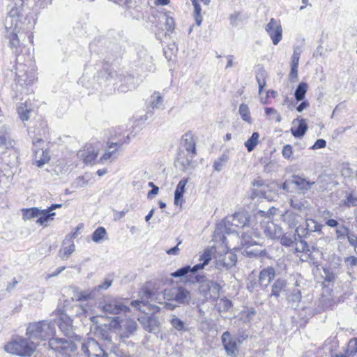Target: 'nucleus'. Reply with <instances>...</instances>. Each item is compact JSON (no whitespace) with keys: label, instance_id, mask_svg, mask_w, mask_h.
I'll use <instances>...</instances> for the list:
<instances>
[{"label":"nucleus","instance_id":"14","mask_svg":"<svg viewBox=\"0 0 357 357\" xmlns=\"http://www.w3.org/2000/svg\"><path fill=\"white\" fill-rule=\"evenodd\" d=\"M227 219V222L231 223V226L236 227L245 229L249 228L248 223L250 221V216L246 212L241 211L234 213L231 218Z\"/></svg>","mask_w":357,"mask_h":357},{"label":"nucleus","instance_id":"4","mask_svg":"<svg viewBox=\"0 0 357 357\" xmlns=\"http://www.w3.org/2000/svg\"><path fill=\"white\" fill-rule=\"evenodd\" d=\"M204 276L197 274L195 276L190 277L188 281L190 283H199V291L205 299H215L218 297L220 290V286L215 281L204 280Z\"/></svg>","mask_w":357,"mask_h":357},{"label":"nucleus","instance_id":"47","mask_svg":"<svg viewBox=\"0 0 357 357\" xmlns=\"http://www.w3.org/2000/svg\"><path fill=\"white\" fill-rule=\"evenodd\" d=\"M31 109H28L27 106L26 105H24L23 103H22V105L17 107V112L18 114L22 121H27L29 120L30 116L29 114L31 112Z\"/></svg>","mask_w":357,"mask_h":357},{"label":"nucleus","instance_id":"20","mask_svg":"<svg viewBox=\"0 0 357 357\" xmlns=\"http://www.w3.org/2000/svg\"><path fill=\"white\" fill-rule=\"evenodd\" d=\"M290 182L294 184L298 190L305 192L309 190L314 184V182L307 181L305 178L299 176H293Z\"/></svg>","mask_w":357,"mask_h":357},{"label":"nucleus","instance_id":"37","mask_svg":"<svg viewBox=\"0 0 357 357\" xmlns=\"http://www.w3.org/2000/svg\"><path fill=\"white\" fill-rule=\"evenodd\" d=\"M188 183V179L183 178L181 179L176 186V189L174 192V203L176 204H178L179 199L183 197L185 187L186 183Z\"/></svg>","mask_w":357,"mask_h":357},{"label":"nucleus","instance_id":"63","mask_svg":"<svg viewBox=\"0 0 357 357\" xmlns=\"http://www.w3.org/2000/svg\"><path fill=\"white\" fill-rule=\"evenodd\" d=\"M289 80L292 82H295L298 78V67L291 66V71L289 73Z\"/></svg>","mask_w":357,"mask_h":357},{"label":"nucleus","instance_id":"3","mask_svg":"<svg viewBox=\"0 0 357 357\" xmlns=\"http://www.w3.org/2000/svg\"><path fill=\"white\" fill-rule=\"evenodd\" d=\"M39 343L29 337H17L8 343L4 349L6 351L24 357H30L36 351Z\"/></svg>","mask_w":357,"mask_h":357},{"label":"nucleus","instance_id":"34","mask_svg":"<svg viewBox=\"0 0 357 357\" xmlns=\"http://www.w3.org/2000/svg\"><path fill=\"white\" fill-rule=\"evenodd\" d=\"M98 155V151L93 147H88L82 154L83 160L86 164H92Z\"/></svg>","mask_w":357,"mask_h":357},{"label":"nucleus","instance_id":"44","mask_svg":"<svg viewBox=\"0 0 357 357\" xmlns=\"http://www.w3.org/2000/svg\"><path fill=\"white\" fill-rule=\"evenodd\" d=\"M106 235V230L102 227H98L93 233L91 239L94 242H100Z\"/></svg>","mask_w":357,"mask_h":357},{"label":"nucleus","instance_id":"53","mask_svg":"<svg viewBox=\"0 0 357 357\" xmlns=\"http://www.w3.org/2000/svg\"><path fill=\"white\" fill-rule=\"evenodd\" d=\"M349 230L348 227L345 226H342L336 229L335 234H336V238L337 240H344L349 233Z\"/></svg>","mask_w":357,"mask_h":357},{"label":"nucleus","instance_id":"2","mask_svg":"<svg viewBox=\"0 0 357 357\" xmlns=\"http://www.w3.org/2000/svg\"><path fill=\"white\" fill-rule=\"evenodd\" d=\"M56 332L55 322L52 321H41L31 323L26 328V335L30 340H46L52 337Z\"/></svg>","mask_w":357,"mask_h":357},{"label":"nucleus","instance_id":"24","mask_svg":"<svg viewBox=\"0 0 357 357\" xmlns=\"http://www.w3.org/2000/svg\"><path fill=\"white\" fill-rule=\"evenodd\" d=\"M102 333V331H100ZM102 336L105 337V340L107 341L109 344V347H107L108 350L107 355L106 357H130L128 355H126L121 352L119 348L114 345L112 342V337L107 334H105L102 333Z\"/></svg>","mask_w":357,"mask_h":357},{"label":"nucleus","instance_id":"29","mask_svg":"<svg viewBox=\"0 0 357 357\" xmlns=\"http://www.w3.org/2000/svg\"><path fill=\"white\" fill-rule=\"evenodd\" d=\"M73 295L72 299L76 301H84L92 299L93 296L91 292L89 291H80L77 287H73L71 288Z\"/></svg>","mask_w":357,"mask_h":357},{"label":"nucleus","instance_id":"7","mask_svg":"<svg viewBox=\"0 0 357 357\" xmlns=\"http://www.w3.org/2000/svg\"><path fill=\"white\" fill-rule=\"evenodd\" d=\"M49 346L51 349L68 356L75 351L77 348L73 341L65 338L50 339Z\"/></svg>","mask_w":357,"mask_h":357},{"label":"nucleus","instance_id":"56","mask_svg":"<svg viewBox=\"0 0 357 357\" xmlns=\"http://www.w3.org/2000/svg\"><path fill=\"white\" fill-rule=\"evenodd\" d=\"M344 264L349 270H353L357 265V258L354 256L347 257L344 259Z\"/></svg>","mask_w":357,"mask_h":357},{"label":"nucleus","instance_id":"36","mask_svg":"<svg viewBox=\"0 0 357 357\" xmlns=\"http://www.w3.org/2000/svg\"><path fill=\"white\" fill-rule=\"evenodd\" d=\"M280 243L282 245L289 247L291 245H293L294 243L298 241V237L297 232L296 231L293 234H284V235L281 236Z\"/></svg>","mask_w":357,"mask_h":357},{"label":"nucleus","instance_id":"54","mask_svg":"<svg viewBox=\"0 0 357 357\" xmlns=\"http://www.w3.org/2000/svg\"><path fill=\"white\" fill-rule=\"evenodd\" d=\"M301 293L298 289H294L287 296V301L290 303H298L301 300Z\"/></svg>","mask_w":357,"mask_h":357},{"label":"nucleus","instance_id":"9","mask_svg":"<svg viewBox=\"0 0 357 357\" xmlns=\"http://www.w3.org/2000/svg\"><path fill=\"white\" fill-rule=\"evenodd\" d=\"M43 142L41 138H38L36 140L33 141L34 160L38 167H43L50 160L49 151L40 147V144H43Z\"/></svg>","mask_w":357,"mask_h":357},{"label":"nucleus","instance_id":"50","mask_svg":"<svg viewBox=\"0 0 357 357\" xmlns=\"http://www.w3.org/2000/svg\"><path fill=\"white\" fill-rule=\"evenodd\" d=\"M24 68V66L22 64H18L17 66V72L16 73V75L19 79V82L21 81V82H23L26 84H31V80L28 79V75L26 73H24L23 75L21 74L22 70H24V69L22 70L21 68Z\"/></svg>","mask_w":357,"mask_h":357},{"label":"nucleus","instance_id":"58","mask_svg":"<svg viewBox=\"0 0 357 357\" xmlns=\"http://www.w3.org/2000/svg\"><path fill=\"white\" fill-rule=\"evenodd\" d=\"M344 204L348 206H357V195L349 194L347 196V199L344 202Z\"/></svg>","mask_w":357,"mask_h":357},{"label":"nucleus","instance_id":"27","mask_svg":"<svg viewBox=\"0 0 357 357\" xmlns=\"http://www.w3.org/2000/svg\"><path fill=\"white\" fill-rule=\"evenodd\" d=\"M195 266L191 267L189 265L185 266L176 270L175 272L172 273L171 275L174 278H181L185 277L186 282H189L188 279L190 277H192L194 274H195L199 270H195Z\"/></svg>","mask_w":357,"mask_h":357},{"label":"nucleus","instance_id":"40","mask_svg":"<svg viewBox=\"0 0 357 357\" xmlns=\"http://www.w3.org/2000/svg\"><path fill=\"white\" fill-rule=\"evenodd\" d=\"M169 322L173 328L178 331H186L185 323L178 318L175 314L170 316Z\"/></svg>","mask_w":357,"mask_h":357},{"label":"nucleus","instance_id":"61","mask_svg":"<svg viewBox=\"0 0 357 357\" xmlns=\"http://www.w3.org/2000/svg\"><path fill=\"white\" fill-rule=\"evenodd\" d=\"M165 27L167 31H172L174 28L175 22L173 17L167 16L165 18Z\"/></svg>","mask_w":357,"mask_h":357},{"label":"nucleus","instance_id":"11","mask_svg":"<svg viewBox=\"0 0 357 357\" xmlns=\"http://www.w3.org/2000/svg\"><path fill=\"white\" fill-rule=\"evenodd\" d=\"M139 322L148 332L157 333L160 330V324L157 317L153 315L143 314L138 317Z\"/></svg>","mask_w":357,"mask_h":357},{"label":"nucleus","instance_id":"8","mask_svg":"<svg viewBox=\"0 0 357 357\" xmlns=\"http://www.w3.org/2000/svg\"><path fill=\"white\" fill-rule=\"evenodd\" d=\"M164 296L168 300H174L180 304H188L191 300L190 292L183 287L165 290Z\"/></svg>","mask_w":357,"mask_h":357},{"label":"nucleus","instance_id":"52","mask_svg":"<svg viewBox=\"0 0 357 357\" xmlns=\"http://www.w3.org/2000/svg\"><path fill=\"white\" fill-rule=\"evenodd\" d=\"M227 162V157L222 155L218 158L213 163V168L216 172H220Z\"/></svg>","mask_w":357,"mask_h":357},{"label":"nucleus","instance_id":"33","mask_svg":"<svg viewBox=\"0 0 357 357\" xmlns=\"http://www.w3.org/2000/svg\"><path fill=\"white\" fill-rule=\"evenodd\" d=\"M212 252L209 249H206L204 251L202 255H200L199 260L202 261L199 264L195 265V270H202L203 269L206 265L208 264V262L211 260Z\"/></svg>","mask_w":357,"mask_h":357},{"label":"nucleus","instance_id":"6","mask_svg":"<svg viewBox=\"0 0 357 357\" xmlns=\"http://www.w3.org/2000/svg\"><path fill=\"white\" fill-rule=\"evenodd\" d=\"M98 308L103 312L110 314H118L130 311L129 307L116 298L105 299L98 303Z\"/></svg>","mask_w":357,"mask_h":357},{"label":"nucleus","instance_id":"13","mask_svg":"<svg viewBox=\"0 0 357 357\" xmlns=\"http://www.w3.org/2000/svg\"><path fill=\"white\" fill-rule=\"evenodd\" d=\"M222 342L227 355L236 356L238 354V343L236 340L231 337L229 331L222 333Z\"/></svg>","mask_w":357,"mask_h":357},{"label":"nucleus","instance_id":"41","mask_svg":"<svg viewBox=\"0 0 357 357\" xmlns=\"http://www.w3.org/2000/svg\"><path fill=\"white\" fill-rule=\"evenodd\" d=\"M237 260L236 255L229 252L227 253L222 259V265L227 268H230L235 265Z\"/></svg>","mask_w":357,"mask_h":357},{"label":"nucleus","instance_id":"28","mask_svg":"<svg viewBox=\"0 0 357 357\" xmlns=\"http://www.w3.org/2000/svg\"><path fill=\"white\" fill-rule=\"evenodd\" d=\"M289 204L292 208L301 213L305 212L310 208V203L305 199H299L296 197H292L289 199Z\"/></svg>","mask_w":357,"mask_h":357},{"label":"nucleus","instance_id":"39","mask_svg":"<svg viewBox=\"0 0 357 357\" xmlns=\"http://www.w3.org/2000/svg\"><path fill=\"white\" fill-rule=\"evenodd\" d=\"M259 135L258 132H255L251 137L245 142V146L247 150L250 152L254 150L258 144Z\"/></svg>","mask_w":357,"mask_h":357},{"label":"nucleus","instance_id":"10","mask_svg":"<svg viewBox=\"0 0 357 357\" xmlns=\"http://www.w3.org/2000/svg\"><path fill=\"white\" fill-rule=\"evenodd\" d=\"M265 30L271 37L273 43L275 45H278L282 36V29L280 21L271 18L266 25Z\"/></svg>","mask_w":357,"mask_h":357},{"label":"nucleus","instance_id":"18","mask_svg":"<svg viewBox=\"0 0 357 357\" xmlns=\"http://www.w3.org/2000/svg\"><path fill=\"white\" fill-rule=\"evenodd\" d=\"M13 146V140L9 133V129L6 126L0 127V149H8Z\"/></svg>","mask_w":357,"mask_h":357},{"label":"nucleus","instance_id":"16","mask_svg":"<svg viewBox=\"0 0 357 357\" xmlns=\"http://www.w3.org/2000/svg\"><path fill=\"white\" fill-rule=\"evenodd\" d=\"M275 276V270L271 266L263 268L259 275V284L262 287H266Z\"/></svg>","mask_w":357,"mask_h":357},{"label":"nucleus","instance_id":"12","mask_svg":"<svg viewBox=\"0 0 357 357\" xmlns=\"http://www.w3.org/2000/svg\"><path fill=\"white\" fill-rule=\"evenodd\" d=\"M322 225L319 224L313 219H306L305 227H297L296 232H297L299 238H306L311 232H321Z\"/></svg>","mask_w":357,"mask_h":357},{"label":"nucleus","instance_id":"60","mask_svg":"<svg viewBox=\"0 0 357 357\" xmlns=\"http://www.w3.org/2000/svg\"><path fill=\"white\" fill-rule=\"evenodd\" d=\"M112 284V280L111 279H105L104 282L101 284H99L94 287V290H106Z\"/></svg>","mask_w":357,"mask_h":357},{"label":"nucleus","instance_id":"23","mask_svg":"<svg viewBox=\"0 0 357 357\" xmlns=\"http://www.w3.org/2000/svg\"><path fill=\"white\" fill-rule=\"evenodd\" d=\"M282 222L289 228H297L300 216L291 211H287L281 215Z\"/></svg>","mask_w":357,"mask_h":357},{"label":"nucleus","instance_id":"46","mask_svg":"<svg viewBox=\"0 0 357 357\" xmlns=\"http://www.w3.org/2000/svg\"><path fill=\"white\" fill-rule=\"evenodd\" d=\"M31 109H28L27 106L26 105H24L23 103H22V105L17 107V112L18 114L22 121H27L29 120L30 116L29 114L31 112Z\"/></svg>","mask_w":357,"mask_h":357},{"label":"nucleus","instance_id":"22","mask_svg":"<svg viewBox=\"0 0 357 357\" xmlns=\"http://www.w3.org/2000/svg\"><path fill=\"white\" fill-rule=\"evenodd\" d=\"M163 98L158 91H155L151 96L147 105V113L152 112L155 109H163Z\"/></svg>","mask_w":357,"mask_h":357},{"label":"nucleus","instance_id":"35","mask_svg":"<svg viewBox=\"0 0 357 357\" xmlns=\"http://www.w3.org/2000/svg\"><path fill=\"white\" fill-rule=\"evenodd\" d=\"M252 230L250 229L246 232L237 231L238 236L241 234V243L242 245L250 246L255 244L252 238Z\"/></svg>","mask_w":357,"mask_h":357},{"label":"nucleus","instance_id":"62","mask_svg":"<svg viewBox=\"0 0 357 357\" xmlns=\"http://www.w3.org/2000/svg\"><path fill=\"white\" fill-rule=\"evenodd\" d=\"M265 112L267 115H275L276 116V121L280 122L281 121V116L275 109L272 107H267L265 109Z\"/></svg>","mask_w":357,"mask_h":357},{"label":"nucleus","instance_id":"32","mask_svg":"<svg viewBox=\"0 0 357 357\" xmlns=\"http://www.w3.org/2000/svg\"><path fill=\"white\" fill-rule=\"evenodd\" d=\"M44 210H40L36 207L24 208L22 210V218L24 220H28L35 218H39L42 215H44Z\"/></svg>","mask_w":357,"mask_h":357},{"label":"nucleus","instance_id":"48","mask_svg":"<svg viewBox=\"0 0 357 357\" xmlns=\"http://www.w3.org/2000/svg\"><path fill=\"white\" fill-rule=\"evenodd\" d=\"M74 243H70L68 246H64L60 251V257L62 259H67L69 256L75 251Z\"/></svg>","mask_w":357,"mask_h":357},{"label":"nucleus","instance_id":"31","mask_svg":"<svg viewBox=\"0 0 357 357\" xmlns=\"http://www.w3.org/2000/svg\"><path fill=\"white\" fill-rule=\"evenodd\" d=\"M298 241H299V245L296 244L295 248L296 253H301L305 252V255H303L300 257L302 261H307L309 259V256L311 254L310 250L306 241L302 240V238H298Z\"/></svg>","mask_w":357,"mask_h":357},{"label":"nucleus","instance_id":"19","mask_svg":"<svg viewBox=\"0 0 357 357\" xmlns=\"http://www.w3.org/2000/svg\"><path fill=\"white\" fill-rule=\"evenodd\" d=\"M264 234L270 238H278L282 235V228L273 222H268L263 227Z\"/></svg>","mask_w":357,"mask_h":357},{"label":"nucleus","instance_id":"43","mask_svg":"<svg viewBox=\"0 0 357 357\" xmlns=\"http://www.w3.org/2000/svg\"><path fill=\"white\" fill-rule=\"evenodd\" d=\"M119 147V144L117 143H112L109 146V150H107L105 154L100 158V162H103L105 160H107L112 158V156L115 153L117 150V148Z\"/></svg>","mask_w":357,"mask_h":357},{"label":"nucleus","instance_id":"45","mask_svg":"<svg viewBox=\"0 0 357 357\" xmlns=\"http://www.w3.org/2000/svg\"><path fill=\"white\" fill-rule=\"evenodd\" d=\"M128 86H126L123 84H121L119 87V91L121 92H126L129 90H132L135 88V78L132 76H128L125 79Z\"/></svg>","mask_w":357,"mask_h":357},{"label":"nucleus","instance_id":"42","mask_svg":"<svg viewBox=\"0 0 357 357\" xmlns=\"http://www.w3.org/2000/svg\"><path fill=\"white\" fill-rule=\"evenodd\" d=\"M266 71L263 68H260L256 75V79L259 85V93L261 94L264 86L266 85Z\"/></svg>","mask_w":357,"mask_h":357},{"label":"nucleus","instance_id":"51","mask_svg":"<svg viewBox=\"0 0 357 357\" xmlns=\"http://www.w3.org/2000/svg\"><path fill=\"white\" fill-rule=\"evenodd\" d=\"M232 306V303L229 299L226 298H222L218 304V311L227 312Z\"/></svg>","mask_w":357,"mask_h":357},{"label":"nucleus","instance_id":"26","mask_svg":"<svg viewBox=\"0 0 357 357\" xmlns=\"http://www.w3.org/2000/svg\"><path fill=\"white\" fill-rule=\"evenodd\" d=\"M287 282L285 280L278 278L276 280L271 286V296L278 298L282 294L286 291Z\"/></svg>","mask_w":357,"mask_h":357},{"label":"nucleus","instance_id":"15","mask_svg":"<svg viewBox=\"0 0 357 357\" xmlns=\"http://www.w3.org/2000/svg\"><path fill=\"white\" fill-rule=\"evenodd\" d=\"M57 325L60 330L68 337H71L73 332V320L66 313H61L58 319Z\"/></svg>","mask_w":357,"mask_h":357},{"label":"nucleus","instance_id":"64","mask_svg":"<svg viewBox=\"0 0 357 357\" xmlns=\"http://www.w3.org/2000/svg\"><path fill=\"white\" fill-rule=\"evenodd\" d=\"M240 16L241 14L239 12H235L230 15L229 20L232 26H236L237 24V21L240 19Z\"/></svg>","mask_w":357,"mask_h":357},{"label":"nucleus","instance_id":"25","mask_svg":"<svg viewBox=\"0 0 357 357\" xmlns=\"http://www.w3.org/2000/svg\"><path fill=\"white\" fill-rule=\"evenodd\" d=\"M62 205L61 204H52L47 209H44V215H42L39 218L37 219L36 223L40 225H45V222H47L49 220H53L55 216V213L52 212V211L61 208Z\"/></svg>","mask_w":357,"mask_h":357},{"label":"nucleus","instance_id":"59","mask_svg":"<svg viewBox=\"0 0 357 357\" xmlns=\"http://www.w3.org/2000/svg\"><path fill=\"white\" fill-rule=\"evenodd\" d=\"M282 156L285 159H288V160L290 159L292 155V153H293L291 146L289 144H287V145L284 146L283 149H282Z\"/></svg>","mask_w":357,"mask_h":357},{"label":"nucleus","instance_id":"38","mask_svg":"<svg viewBox=\"0 0 357 357\" xmlns=\"http://www.w3.org/2000/svg\"><path fill=\"white\" fill-rule=\"evenodd\" d=\"M308 86L305 82H301L294 93L295 98L297 101H301L304 99Z\"/></svg>","mask_w":357,"mask_h":357},{"label":"nucleus","instance_id":"21","mask_svg":"<svg viewBox=\"0 0 357 357\" xmlns=\"http://www.w3.org/2000/svg\"><path fill=\"white\" fill-rule=\"evenodd\" d=\"M183 146L188 153H191V157L196 154V144L194 136L191 132L185 133L182 137Z\"/></svg>","mask_w":357,"mask_h":357},{"label":"nucleus","instance_id":"55","mask_svg":"<svg viewBox=\"0 0 357 357\" xmlns=\"http://www.w3.org/2000/svg\"><path fill=\"white\" fill-rule=\"evenodd\" d=\"M247 254L250 257H264L267 256V252L265 249H251L247 251Z\"/></svg>","mask_w":357,"mask_h":357},{"label":"nucleus","instance_id":"49","mask_svg":"<svg viewBox=\"0 0 357 357\" xmlns=\"http://www.w3.org/2000/svg\"><path fill=\"white\" fill-rule=\"evenodd\" d=\"M239 113L241 116V118L243 121L250 123L251 122V117L250 116V111L249 108L247 105L245 104H241L239 107Z\"/></svg>","mask_w":357,"mask_h":357},{"label":"nucleus","instance_id":"5","mask_svg":"<svg viewBox=\"0 0 357 357\" xmlns=\"http://www.w3.org/2000/svg\"><path fill=\"white\" fill-rule=\"evenodd\" d=\"M5 28V36L9 40V47L11 49H15V53H17V47L20 45V40L17 36L20 28L17 26V20L13 16H8L6 18Z\"/></svg>","mask_w":357,"mask_h":357},{"label":"nucleus","instance_id":"17","mask_svg":"<svg viewBox=\"0 0 357 357\" xmlns=\"http://www.w3.org/2000/svg\"><path fill=\"white\" fill-rule=\"evenodd\" d=\"M137 326V323L133 319H126L125 320H121L119 322V327L122 331L121 336L123 337H128L136 331Z\"/></svg>","mask_w":357,"mask_h":357},{"label":"nucleus","instance_id":"57","mask_svg":"<svg viewBox=\"0 0 357 357\" xmlns=\"http://www.w3.org/2000/svg\"><path fill=\"white\" fill-rule=\"evenodd\" d=\"M357 353V338L351 339L349 342L347 354L349 356L354 355Z\"/></svg>","mask_w":357,"mask_h":357},{"label":"nucleus","instance_id":"30","mask_svg":"<svg viewBox=\"0 0 357 357\" xmlns=\"http://www.w3.org/2000/svg\"><path fill=\"white\" fill-rule=\"evenodd\" d=\"M296 123L298 124L297 128H291V132L294 137H301L305 135V133L307 129V123L305 122V120L303 119H296L294 120L293 124H296Z\"/></svg>","mask_w":357,"mask_h":357},{"label":"nucleus","instance_id":"1","mask_svg":"<svg viewBox=\"0 0 357 357\" xmlns=\"http://www.w3.org/2000/svg\"><path fill=\"white\" fill-rule=\"evenodd\" d=\"M109 335L107 330L103 329L100 327H96L95 334L96 336L100 337L104 341V344H100L98 341L93 338H88L82 343V351L88 357H106L108 350L107 347H109L107 341L105 340L102 333Z\"/></svg>","mask_w":357,"mask_h":357}]
</instances>
